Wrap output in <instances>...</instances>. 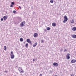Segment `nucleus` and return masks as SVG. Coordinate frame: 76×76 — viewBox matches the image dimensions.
<instances>
[{
  "instance_id": "1",
  "label": "nucleus",
  "mask_w": 76,
  "mask_h": 76,
  "mask_svg": "<svg viewBox=\"0 0 76 76\" xmlns=\"http://www.w3.org/2000/svg\"><path fill=\"white\" fill-rule=\"evenodd\" d=\"M25 23V21H23L22 23H20V27H21V28H22V27H23V26H24Z\"/></svg>"
},
{
  "instance_id": "2",
  "label": "nucleus",
  "mask_w": 76,
  "mask_h": 76,
  "mask_svg": "<svg viewBox=\"0 0 76 76\" xmlns=\"http://www.w3.org/2000/svg\"><path fill=\"white\" fill-rule=\"evenodd\" d=\"M68 20V18H67V16L66 15H65L64 16V20L63 21V23H66V22Z\"/></svg>"
},
{
  "instance_id": "3",
  "label": "nucleus",
  "mask_w": 76,
  "mask_h": 76,
  "mask_svg": "<svg viewBox=\"0 0 76 76\" xmlns=\"http://www.w3.org/2000/svg\"><path fill=\"white\" fill-rule=\"evenodd\" d=\"M18 70H19L20 73H24V71L23 70V69H22V68L20 67L18 69Z\"/></svg>"
},
{
  "instance_id": "4",
  "label": "nucleus",
  "mask_w": 76,
  "mask_h": 76,
  "mask_svg": "<svg viewBox=\"0 0 76 76\" xmlns=\"http://www.w3.org/2000/svg\"><path fill=\"white\" fill-rule=\"evenodd\" d=\"M26 42L28 43H29L30 44H32V42L31 41L30 39H27Z\"/></svg>"
},
{
  "instance_id": "5",
  "label": "nucleus",
  "mask_w": 76,
  "mask_h": 76,
  "mask_svg": "<svg viewBox=\"0 0 76 76\" xmlns=\"http://www.w3.org/2000/svg\"><path fill=\"white\" fill-rule=\"evenodd\" d=\"M67 54L68 55L66 56V59L69 60L70 59V54L69 53H67Z\"/></svg>"
},
{
  "instance_id": "6",
  "label": "nucleus",
  "mask_w": 76,
  "mask_h": 76,
  "mask_svg": "<svg viewBox=\"0 0 76 76\" xmlns=\"http://www.w3.org/2000/svg\"><path fill=\"white\" fill-rule=\"evenodd\" d=\"M38 36V34L37 33H35L34 34V38H36Z\"/></svg>"
},
{
  "instance_id": "7",
  "label": "nucleus",
  "mask_w": 76,
  "mask_h": 76,
  "mask_svg": "<svg viewBox=\"0 0 76 76\" xmlns=\"http://www.w3.org/2000/svg\"><path fill=\"white\" fill-rule=\"evenodd\" d=\"M71 62L72 63H76V60L75 59H73L71 61Z\"/></svg>"
},
{
  "instance_id": "8",
  "label": "nucleus",
  "mask_w": 76,
  "mask_h": 76,
  "mask_svg": "<svg viewBox=\"0 0 76 76\" xmlns=\"http://www.w3.org/2000/svg\"><path fill=\"white\" fill-rule=\"evenodd\" d=\"M71 37L73 38H76V35L75 34H73L71 36Z\"/></svg>"
},
{
  "instance_id": "9",
  "label": "nucleus",
  "mask_w": 76,
  "mask_h": 76,
  "mask_svg": "<svg viewBox=\"0 0 76 76\" xmlns=\"http://www.w3.org/2000/svg\"><path fill=\"white\" fill-rule=\"evenodd\" d=\"M53 64V66H57L58 65V64L56 63H54Z\"/></svg>"
},
{
  "instance_id": "10",
  "label": "nucleus",
  "mask_w": 76,
  "mask_h": 76,
  "mask_svg": "<svg viewBox=\"0 0 76 76\" xmlns=\"http://www.w3.org/2000/svg\"><path fill=\"white\" fill-rule=\"evenodd\" d=\"M11 58L12 59H13L15 58V55H11Z\"/></svg>"
},
{
  "instance_id": "11",
  "label": "nucleus",
  "mask_w": 76,
  "mask_h": 76,
  "mask_svg": "<svg viewBox=\"0 0 76 76\" xmlns=\"http://www.w3.org/2000/svg\"><path fill=\"white\" fill-rule=\"evenodd\" d=\"M3 18L4 20L7 19V16H4L3 17Z\"/></svg>"
},
{
  "instance_id": "12",
  "label": "nucleus",
  "mask_w": 76,
  "mask_h": 76,
  "mask_svg": "<svg viewBox=\"0 0 76 76\" xmlns=\"http://www.w3.org/2000/svg\"><path fill=\"white\" fill-rule=\"evenodd\" d=\"M72 30L73 31H75L76 30V27H74L73 28H72Z\"/></svg>"
},
{
  "instance_id": "13",
  "label": "nucleus",
  "mask_w": 76,
  "mask_h": 76,
  "mask_svg": "<svg viewBox=\"0 0 76 76\" xmlns=\"http://www.w3.org/2000/svg\"><path fill=\"white\" fill-rule=\"evenodd\" d=\"M37 44H38V43H37V42H36V43L34 44L33 45V47H36V45H37Z\"/></svg>"
},
{
  "instance_id": "14",
  "label": "nucleus",
  "mask_w": 76,
  "mask_h": 76,
  "mask_svg": "<svg viewBox=\"0 0 76 76\" xmlns=\"http://www.w3.org/2000/svg\"><path fill=\"white\" fill-rule=\"evenodd\" d=\"M53 26L54 27L56 26V24L55 23H53L52 24Z\"/></svg>"
},
{
  "instance_id": "15",
  "label": "nucleus",
  "mask_w": 76,
  "mask_h": 76,
  "mask_svg": "<svg viewBox=\"0 0 76 76\" xmlns=\"http://www.w3.org/2000/svg\"><path fill=\"white\" fill-rule=\"evenodd\" d=\"M70 23H74V22H75V20H71L70 21Z\"/></svg>"
},
{
  "instance_id": "16",
  "label": "nucleus",
  "mask_w": 76,
  "mask_h": 76,
  "mask_svg": "<svg viewBox=\"0 0 76 76\" xmlns=\"http://www.w3.org/2000/svg\"><path fill=\"white\" fill-rule=\"evenodd\" d=\"M47 29L48 31H50V29H51V28H50V27H47Z\"/></svg>"
},
{
  "instance_id": "17",
  "label": "nucleus",
  "mask_w": 76,
  "mask_h": 76,
  "mask_svg": "<svg viewBox=\"0 0 76 76\" xmlns=\"http://www.w3.org/2000/svg\"><path fill=\"white\" fill-rule=\"evenodd\" d=\"M20 41L21 42H22V41H23V38H20Z\"/></svg>"
},
{
  "instance_id": "18",
  "label": "nucleus",
  "mask_w": 76,
  "mask_h": 76,
  "mask_svg": "<svg viewBox=\"0 0 76 76\" xmlns=\"http://www.w3.org/2000/svg\"><path fill=\"white\" fill-rule=\"evenodd\" d=\"M50 2L51 3H54V0H51L50 1Z\"/></svg>"
},
{
  "instance_id": "19",
  "label": "nucleus",
  "mask_w": 76,
  "mask_h": 76,
  "mask_svg": "<svg viewBox=\"0 0 76 76\" xmlns=\"http://www.w3.org/2000/svg\"><path fill=\"white\" fill-rule=\"evenodd\" d=\"M4 50H5V51H6V49H7V48L6 47V46H4Z\"/></svg>"
},
{
  "instance_id": "20",
  "label": "nucleus",
  "mask_w": 76,
  "mask_h": 76,
  "mask_svg": "<svg viewBox=\"0 0 76 76\" xmlns=\"http://www.w3.org/2000/svg\"><path fill=\"white\" fill-rule=\"evenodd\" d=\"M14 4H15V2H11V4L12 5H14Z\"/></svg>"
},
{
  "instance_id": "21",
  "label": "nucleus",
  "mask_w": 76,
  "mask_h": 76,
  "mask_svg": "<svg viewBox=\"0 0 76 76\" xmlns=\"http://www.w3.org/2000/svg\"><path fill=\"white\" fill-rule=\"evenodd\" d=\"M25 46L26 47H28V44L26 43V45Z\"/></svg>"
},
{
  "instance_id": "22",
  "label": "nucleus",
  "mask_w": 76,
  "mask_h": 76,
  "mask_svg": "<svg viewBox=\"0 0 76 76\" xmlns=\"http://www.w3.org/2000/svg\"><path fill=\"white\" fill-rule=\"evenodd\" d=\"M41 43H44V40L43 39H42V40H41Z\"/></svg>"
},
{
  "instance_id": "23",
  "label": "nucleus",
  "mask_w": 76,
  "mask_h": 76,
  "mask_svg": "<svg viewBox=\"0 0 76 76\" xmlns=\"http://www.w3.org/2000/svg\"><path fill=\"white\" fill-rule=\"evenodd\" d=\"M13 55V51H11V54H10V55Z\"/></svg>"
},
{
  "instance_id": "24",
  "label": "nucleus",
  "mask_w": 76,
  "mask_h": 76,
  "mask_svg": "<svg viewBox=\"0 0 76 76\" xmlns=\"http://www.w3.org/2000/svg\"><path fill=\"white\" fill-rule=\"evenodd\" d=\"M16 11H15V10H14L13 11V13H16Z\"/></svg>"
},
{
  "instance_id": "25",
  "label": "nucleus",
  "mask_w": 76,
  "mask_h": 76,
  "mask_svg": "<svg viewBox=\"0 0 76 76\" xmlns=\"http://www.w3.org/2000/svg\"><path fill=\"white\" fill-rule=\"evenodd\" d=\"M1 21H3V18H1Z\"/></svg>"
},
{
  "instance_id": "26",
  "label": "nucleus",
  "mask_w": 76,
  "mask_h": 76,
  "mask_svg": "<svg viewBox=\"0 0 76 76\" xmlns=\"http://www.w3.org/2000/svg\"><path fill=\"white\" fill-rule=\"evenodd\" d=\"M10 7H13V5H11Z\"/></svg>"
},
{
  "instance_id": "27",
  "label": "nucleus",
  "mask_w": 76,
  "mask_h": 76,
  "mask_svg": "<svg viewBox=\"0 0 76 76\" xmlns=\"http://www.w3.org/2000/svg\"><path fill=\"white\" fill-rule=\"evenodd\" d=\"M19 9H22V8L20 6H19Z\"/></svg>"
},
{
  "instance_id": "28",
  "label": "nucleus",
  "mask_w": 76,
  "mask_h": 76,
  "mask_svg": "<svg viewBox=\"0 0 76 76\" xmlns=\"http://www.w3.org/2000/svg\"><path fill=\"white\" fill-rule=\"evenodd\" d=\"M66 51H67V50H66V49H65V50H64V52H65Z\"/></svg>"
},
{
  "instance_id": "29",
  "label": "nucleus",
  "mask_w": 76,
  "mask_h": 76,
  "mask_svg": "<svg viewBox=\"0 0 76 76\" xmlns=\"http://www.w3.org/2000/svg\"><path fill=\"white\" fill-rule=\"evenodd\" d=\"M42 74H40V75H39V76H42Z\"/></svg>"
},
{
  "instance_id": "30",
  "label": "nucleus",
  "mask_w": 76,
  "mask_h": 76,
  "mask_svg": "<svg viewBox=\"0 0 76 76\" xmlns=\"http://www.w3.org/2000/svg\"><path fill=\"white\" fill-rule=\"evenodd\" d=\"M5 73H7L8 72H7V71H5Z\"/></svg>"
},
{
  "instance_id": "31",
  "label": "nucleus",
  "mask_w": 76,
  "mask_h": 76,
  "mask_svg": "<svg viewBox=\"0 0 76 76\" xmlns=\"http://www.w3.org/2000/svg\"><path fill=\"white\" fill-rule=\"evenodd\" d=\"M33 61H35V59H33Z\"/></svg>"
},
{
  "instance_id": "32",
  "label": "nucleus",
  "mask_w": 76,
  "mask_h": 76,
  "mask_svg": "<svg viewBox=\"0 0 76 76\" xmlns=\"http://www.w3.org/2000/svg\"><path fill=\"white\" fill-rule=\"evenodd\" d=\"M33 14H34V13H35V12H33Z\"/></svg>"
},
{
  "instance_id": "33",
  "label": "nucleus",
  "mask_w": 76,
  "mask_h": 76,
  "mask_svg": "<svg viewBox=\"0 0 76 76\" xmlns=\"http://www.w3.org/2000/svg\"><path fill=\"white\" fill-rule=\"evenodd\" d=\"M71 76H74V75H71Z\"/></svg>"
},
{
  "instance_id": "34",
  "label": "nucleus",
  "mask_w": 76,
  "mask_h": 76,
  "mask_svg": "<svg viewBox=\"0 0 76 76\" xmlns=\"http://www.w3.org/2000/svg\"><path fill=\"white\" fill-rule=\"evenodd\" d=\"M54 76H57V75H55Z\"/></svg>"
},
{
  "instance_id": "35",
  "label": "nucleus",
  "mask_w": 76,
  "mask_h": 76,
  "mask_svg": "<svg viewBox=\"0 0 76 76\" xmlns=\"http://www.w3.org/2000/svg\"><path fill=\"white\" fill-rule=\"evenodd\" d=\"M31 8H32V9H33V7H31Z\"/></svg>"
},
{
  "instance_id": "36",
  "label": "nucleus",
  "mask_w": 76,
  "mask_h": 76,
  "mask_svg": "<svg viewBox=\"0 0 76 76\" xmlns=\"http://www.w3.org/2000/svg\"><path fill=\"white\" fill-rule=\"evenodd\" d=\"M45 31H46V30H45Z\"/></svg>"
},
{
  "instance_id": "37",
  "label": "nucleus",
  "mask_w": 76,
  "mask_h": 76,
  "mask_svg": "<svg viewBox=\"0 0 76 76\" xmlns=\"http://www.w3.org/2000/svg\"><path fill=\"white\" fill-rule=\"evenodd\" d=\"M18 23H19V22H18Z\"/></svg>"
}]
</instances>
